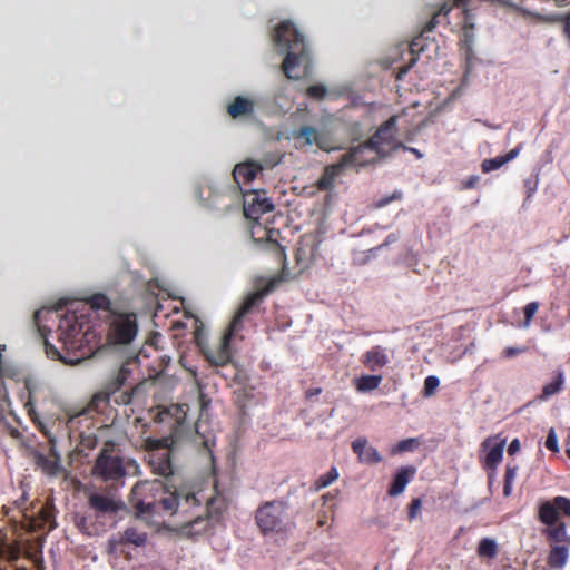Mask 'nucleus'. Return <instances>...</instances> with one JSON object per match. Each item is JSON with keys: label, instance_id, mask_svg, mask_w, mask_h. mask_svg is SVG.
<instances>
[{"label": "nucleus", "instance_id": "obj_38", "mask_svg": "<svg viewBox=\"0 0 570 570\" xmlns=\"http://www.w3.org/2000/svg\"><path fill=\"white\" fill-rule=\"evenodd\" d=\"M45 351H46V354L49 358L51 360H59V361H62L63 363L68 364L69 362L65 358V356L60 353V351L51 343H49V341L47 338H45Z\"/></svg>", "mask_w": 570, "mask_h": 570}, {"label": "nucleus", "instance_id": "obj_29", "mask_svg": "<svg viewBox=\"0 0 570 570\" xmlns=\"http://www.w3.org/2000/svg\"><path fill=\"white\" fill-rule=\"evenodd\" d=\"M563 384H564L563 374H562V372H559L552 382L546 384L542 387L539 399L542 401H546L549 397L556 395L557 393H559L562 390Z\"/></svg>", "mask_w": 570, "mask_h": 570}, {"label": "nucleus", "instance_id": "obj_53", "mask_svg": "<svg viewBox=\"0 0 570 570\" xmlns=\"http://www.w3.org/2000/svg\"><path fill=\"white\" fill-rule=\"evenodd\" d=\"M321 392H322V390H321L320 387H317V389H309V390L306 392V397H307V399H311V397H313V396L318 395Z\"/></svg>", "mask_w": 570, "mask_h": 570}, {"label": "nucleus", "instance_id": "obj_16", "mask_svg": "<svg viewBox=\"0 0 570 570\" xmlns=\"http://www.w3.org/2000/svg\"><path fill=\"white\" fill-rule=\"evenodd\" d=\"M148 533L135 525L127 527L124 531L118 533V538L109 540L112 549H118L121 546H132L142 548L147 544Z\"/></svg>", "mask_w": 570, "mask_h": 570}, {"label": "nucleus", "instance_id": "obj_8", "mask_svg": "<svg viewBox=\"0 0 570 570\" xmlns=\"http://www.w3.org/2000/svg\"><path fill=\"white\" fill-rule=\"evenodd\" d=\"M252 240L262 249L271 253L278 264H285V247L279 243L281 230L262 224L259 219H252L249 226Z\"/></svg>", "mask_w": 570, "mask_h": 570}, {"label": "nucleus", "instance_id": "obj_17", "mask_svg": "<svg viewBox=\"0 0 570 570\" xmlns=\"http://www.w3.org/2000/svg\"><path fill=\"white\" fill-rule=\"evenodd\" d=\"M273 209V203L268 198L262 197L258 193L247 195L244 200V215L249 220L259 219L261 215Z\"/></svg>", "mask_w": 570, "mask_h": 570}, {"label": "nucleus", "instance_id": "obj_36", "mask_svg": "<svg viewBox=\"0 0 570 570\" xmlns=\"http://www.w3.org/2000/svg\"><path fill=\"white\" fill-rule=\"evenodd\" d=\"M136 389L137 387H131L129 390L120 391L116 395H112L115 403H117L119 405L130 404Z\"/></svg>", "mask_w": 570, "mask_h": 570}, {"label": "nucleus", "instance_id": "obj_49", "mask_svg": "<svg viewBox=\"0 0 570 570\" xmlns=\"http://www.w3.org/2000/svg\"><path fill=\"white\" fill-rule=\"evenodd\" d=\"M520 149L521 147L520 146H517L514 147L513 149H511L508 154L503 155V159L505 161V164L510 160H513L514 158H517V156L519 155L520 153Z\"/></svg>", "mask_w": 570, "mask_h": 570}, {"label": "nucleus", "instance_id": "obj_11", "mask_svg": "<svg viewBox=\"0 0 570 570\" xmlns=\"http://www.w3.org/2000/svg\"><path fill=\"white\" fill-rule=\"evenodd\" d=\"M85 325V315L78 316L75 312H67L58 324V341L62 343L65 348H76L81 344Z\"/></svg>", "mask_w": 570, "mask_h": 570}, {"label": "nucleus", "instance_id": "obj_1", "mask_svg": "<svg viewBox=\"0 0 570 570\" xmlns=\"http://www.w3.org/2000/svg\"><path fill=\"white\" fill-rule=\"evenodd\" d=\"M214 491L215 494H208L203 483L199 482L184 483L158 501H139L135 508L141 514H154L160 508L171 514L181 513L186 517L184 523L187 527L195 528L199 523L206 522L203 528L206 529L210 521H218L227 509V501L217 491L216 485Z\"/></svg>", "mask_w": 570, "mask_h": 570}, {"label": "nucleus", "instance_id": "obj_14", "mask_svg": "<svg viewBox=\"0 0 570 570\" xmlns=\"http://www.w3.org/2000/svg\"><path fill=\"white\" fill-rule=\"evenodd\" d=\"M377 158L375 150L368 142V140L348 149L342 155L341 160L344 163L346 168H360L374 163Z\"/></svg>", "mask_w": 570, "mask_h": 570}, {"label": "nucleus", "instance_id": "obj_44", "mask_svg": "<svg viewBox=\"0 0 570 570\" xmlns=\"http://www.w3.org/2000/svg\"><path fill=\"white\" fill-rule=\"evenodd\" d=\"M401 198H402V193L399 191V190H395L391 196H386V197L381 198L377 202L376 206L377 207H384V206L389 205L391 202L399 200Z\"/></svg>", "mask_w": 570, "mask_h": 570}, {"label": "nucleus", "instance_id": "obj_32", "mask_svg": "<svg viewBox=\"0 0 570 570\" xmlns=\"http://www.w3.org/2000/svg\"><path fill=\"white\" fill-rule=\"evenodd\" d=\"M297 138H303L307 145L315 142L320 146L317 140L318 132L312 126H302L296 135Z\"/></svg>", "mask_w": 570, "mask_h": 570}, {"label": "nucleus", "instance_id": "obj_20", "mask_svg": "<svg viewBox=\"0 0 570 570\" xmlns=\"http://www.w3.org/2000/svg\"><path fill=\"white\" fill-rule=\"evenodd\" d=\"M345 169L347 168L341 159L335 164L326 166L322 176L316 181L317 189L322 191L333 189L336 178L340 177Z\"/></svg>", "mask_w": 570, "mask_h": 570}, {"label": "nucleus", "instance_id": "obj_6", "mask_svg": "<svg viewBox=\"0 0 570 570\" xmlns=\"http://www.w3.org/2000/svg\"><path fill=\"white\" fill-rule=\"evenodd\" d=\"M126 474L124 459L114 454V450L106 443L96 458L92 475L98 480L117 487L124 485Z\"/></svg>", "mask_w": 570, "mask_h": 570}, {"label": "nucleus", "instance_id": "obj_22", "mask_svg": "<svg viewBox=\"0 0 570 570\" xmlns=\"http://www.w3.org/2000/svg\"><path fill=\"white\" fill-rule=\"evenodd\" d=\"M416 470L414 466H402L395 473L393 481L389 488V495L396 497L401 494L411 479L414 476Z\"/></svg>", "mask_w": 570, "mask_h": 570}, {"label": "nucleus", "instance_id": "obj_26", "mask_svg": "<svg viewBox=\"0 0 570 570\" xmlns=\"http://www.w3.org/2000/svg\"><path fill=\"white\" fill-rule=\"evenodd\" d=\"M382 382V375H362L355 379V389L361 393L371 392L379 387Z\"/></svg>", "mask_w": 570, "mask_h": 570}, {"label": "nucleus", "instance_id": "obj_28", "mask_svg": "<svg viewBox=\"0 0 570 570\" xmlns=\"http://www.w3.org/2000/svg\"><path fill=\"white\" fill-rule=\"evenodd\" d=\"M129 371L126 367H121L115 379L109 381L105 386V392L110 393V397L116 395L125 386Z\"/></svg>", "mask_w": 570, "mask_h": 570}, {"label": "nucleus", "instance_id": "obj_56", "mask_svg": "<svg viewBox=\"0 0 570 570\" xmlns=\"http://www.w3.org/2000/svg\"><path fill=\"white\" fill-rule=\"evenodd\" d=\"M395 240V236L393 234H390L387 237H386V243H390V242H393Z\"/></svg>", "mask_w": 570, "mask_h": 570}, {"label": "nucleus", "instance_id": "obj_35", "mask_svg": "<svg viewBox=\"0 0 570 570\" xmlns=\"http://www.w3.org/2000/svg\"><path fill=\"white\" fill-rule=\"evenodd\" d=\"M505 164L502 156L483 160L481 168L483 173L497 170Z\"/></svg>", "mask_w": 570, "mask_h": 570}, {"label": "nucleus", "instance_id": "obj_40", "mask_svg": "<svg viewBox=\"0 0 570 570\" xmlns=\"http://www.w3.org/2000/svg\"><path fill=\"white\" fill-rule=\"evenodd\" d=\"M306 92L311 98L321 100L326 95V88L323 85H312L307 88Z\"/></svg>", "mask_w": 570, "mask_h": 570}, {"label": "nucleus", "instance_id": "obj_15", "mask_svg": "<svg viewBox=\"0 0 570 570\" xmlns=\"http://www.w3.org/2000/svg\"><path fill=\"white\" fill-rule=\"evenodd\" d=\"M256 101L246 96H236L226 107L232 119L254 120L256 118Z\"/></svg>", "mask_w": 570, "mask_h": 570}, {"label": "nucleus", "instance_id": "obj_2", "mask_svg": "<svg viewBox=\"0 0 570 570\" xmlns=\"http://www.w3.org/2000/svg\"><path fill=\"white\" fill-rule=\"evenodd\" d=\"M269 292V287L255 291L248 294L235 316L225 330L224 334L219 338V342L215 346H205L200 342L199 334L196 335L197 344L199 345L206 360L214 366H225L232 360L230 342L233 338L238 336L239 332L244 328V322L246 317L258 307L264 297Z\"/></svg>", "mask_w": 570, "mask_h": 570}, {"label": "nucleus", "instance_id": "obj_24", "mask_svg": "<svg viewBox=\"0 0 570 570\" xmlns=\"http://www.w3.org/2000/svg\"><path fill=\"white\" fill-rule=\"evenodd\" d=\"M110 393L99 391L92 395L88 406L83 410V414L95 412L97 414L106 415L110 410Z\"/></svg>", "mask_w": 570, "mask_h": 570}, {"label": "nucleus", "instance_id": "obj_30", "mask_svg": "<svg viewBox=\"0 0 570 570\" xmlns=\"http://www.w3.org/2000/svg\"><path fill=\"white\" fill-rule=\"evenodd\" d=\"M86 304L89 305L92 311H109L110 299L107 295L97 293L86 299Z\"/></svg>", "mask_w": 570, "mask_h": 570}, {"label": "nucleus", "instance_id": "obj_48", "mask_svg": "<svg viewBox=\"0 0 570 570\" xmlns=\"http://www.w3.org/2000/svg\"><path fill=\"white\" fill-rule=\"evenodd\" d=\"M40 517L46 523H50L53 520V513L51 508L48 507H41L40 509Z\"/></svg>", "mask_w": 570, "mask_h": 570}, {"label": "nucleus", "instance_id": "obj_46", "mask_svg": "<svg viewBox=\"0 0 570 570\" xmlns=\"http://www.w3.org/2000/svg\"><path fill=\"white\" fill-rule=\"evenodd\" d=\"M415 440L414 439H406L402 440L396 445L397 452H404V451H411L414 446Z\"/></svg>", "mask_w": 570, "mask_h": 570}, {"label": "nucleus", "instance_id": "obj_43", "mask_svg": "<svg viewBox=\"0 0 570 570\" xmlns=\"http://www.w3.org/2000/svg\"><path fill=\"white\" fill-rule=\"evenodd\" d=\"M544 445L552 452H557L559 450L558 439L553 430H550L549 434L547 435Z\"/></svg>", "mask_w": 570, "mask_h": 570}, {"label": "nucleus", "instance_id": "obj_9", "mask_svg": "<svg viewBox=\"0 0 570 570\" xmlns=\"http://www.w3.org/2000/svg\"><path fill=\"white\" fill-rule=\"evenodd\" d=\"M287 508V503L283 500H273L261 504L255 512V522L261 532L268 534L284 531Z\"/></svg>", "mask_w": 570, "mask_h": 570}, {"label": "nucleus", "instance_id": "obj_39", "mask_svg": "<svg viewBox=\"0 0 570 570\" xmlns=\"http://www.w3.org/2000/svg\"><path fill=\"white\" fill-rule=\"evenodd\" d=\"M360 460L373 464L381 462L382 456L375 448L368 446Z\"/></svg>", "mask_w": 570, "mask_h": 570}, {"label": "nucleus", "instance_id": "obj_13", "mask_svg": "<svg viewBox=\"0 0 570 570\" xmlns=\"http://www.w3.org/2000/svg\"><path fill=\"white\" fill-rule=\"evenodd\" d=\"M137 334V322L130 315H119L116 317L108 331V342L111 344H128Z\"/></svg>", "mask_w": 570, "mask_h": 570}, {"label": "nucleus", "instance_id": "obj_27", "mask_svg": "<svg viewBox=\"0 0 570 570\" xmlns=\"http://www.w3.org/2000/svg\"><path fill=\"white\" fill-rule=\"evenodd\" d=\"M499 552L498 543L492 538H482L479 541L476 553L480 558L494 559Z\"/></svg>", "mask_w": 570, "mask_h": 570}, {"label": "nucleus", "instance_id": "obj_23", "mask_svg": "<svg viewBox=\"0 0 570 570\" xmlns=\"http://www.w3.org/2000/svg\"><path fill=\"white\" fill-rule=\"evenodd\" d=\"M361 361L365 367L375 371L384 367L389 363V357L382 346L375 345L362 355Z\"/></svg>", "mask_w": 570, "mask_h": 570}, {"label": "nucleus", "instance_id": "obj_57", "mask_svg": "<svg viewBox=\"0 0 570 570\" xmlns=\"http://www.w3.org/2000/svg\"><path fill=\"white\" fill-rule=\"evenodd\" d=\"M566 452H567L568 458L570 459V448H569V449H567V451H566Z\"/></svg>", "mask_w": 570, "mask_h": 570}, {"label": "nucleus", "instance_id": "obj_33", "mask_svg": "<svg viewBox=\"0 0 570 570\" xmlns=\"http://www.w3.org/2000/svg\"><path fill=\"white\" fill-rule=\"evenodd\" d=\"M439 385H440V380L434 375H429L424 380L422 395L424 397H430V396L434 395Z\"/></svg>", "mask_w": 570, "mask_h": 570}, {"label": "nucleus", "instance_id": "obj_19", "mask_svg": "<svg viewBox=\"0 0 570 570\" xmlns=\"http://www.w3.org/2000/svg\"><path fill=\"white\" fill-rule=\"evenodd\" d=\"M88 505L98 515L115 514L122 508V502L102 493H91Z\"/></svg>", "mask_w": 570, "mask_h": 570}, {"label": "nucleus", "instance_id": "obj_50", "mask_svg": "<svg viewBox=\"0 0 570 570\" xmlns=\"http://www.w3.org/2000/svg\"><path fill=\"white\" fill-rule=\"evenodd\" d=\"M478 181H479V176H471V177H469L466 180H464L462 183L463 189H471V188L475 187Z\"/></svg>", "mask_w": 570, "mask_h": 570}, {"label": "nucleus", "instance_id": "obj_31", "mask_svg": "<svg viewBox=\"0 0 570 570\" xmlns=\"http://www.w3.org/2000/svg\"><path fill=\"white\" fill-rule=\"evenodd\" d=\"M338 479V471L335 466H332L331 470L322 475H320L315 483H314V489L316 491H320L326 487H328L330 484H332L334 481H336Z\"/></svg>", "mask_w": 570, "mask_h": 570}, {"label": "nucleus", "instance_id": "obj_37", "mask_svg": "<svg viewBox=\"0 0 570 570\" xmlns=\"http://www.w3.org/2000/svg\"><path fill=\"white\" fill-rule=\"evenodd\" d=\"M538 308H539V303L538 302H531V303H528L524 308H523V313H524V322H523V326L524 327H529L532 320H533V316L535 315V313L538 312Z\"/></svg>", "mask_w": 570, "mask_h": 570}, {"label": "nucleus", "instance_id": "obj_52", "mask_svg": "<svg viewBox=\"0 0 570 570\" xmlns=\"http://www.w3.org/2000/svg\"><path fill=\"white\" fill-rule=\"evenodd\" d=\"M563 29H564V33L566 36L569 38L570 40V12L564 18V26H563Z\"/></svg>", "mask_w": 570, "mask_h": 570}, {"label": "nucleus", "instance_id": "obj_54", "mask_svg": "<svg viewBox=\"0 0 570 570\" xmlns=\"http://www.w3.org/2000/svg\"><path fill=\"white\" fill-rule=\"evenodd\" d=\"M199 400H200V404H202V410L205 409L208 403H209V400L206 399V395L200 393L199 395Z\"/></svg>", "mask_w": 570, "mask_h": 570}, {"label": "nucleus", "instance_id": "obj_42", "mask_svg": "<svg viewBox=\"0 0 570 570\" xmlns=\"http://www.w3.org/2000/svg\"><path fill=\"white\" fill-rule=\"evenodd\" d=\"M421 507H422V501L421 499L419 498H415L411 501L410 505H409V511H407V515H409V519L410 520H413L414 518H416L417 513L420 512L421 510Z\"/></svg>", "mask_w": 570, "mask_h": 570}, {"label": "nucleus", "instance_id": "obj_12", "mask_svg": "<svg viewBox=\"0 0 570 570\" xmlns=\"http://www.w3.org/2000/svg\"><path fill=\"white\" fill-rule=\"evenodd\" d=\"M40 431L48 438L49 453L37 452L35 454V463L45 474L56 476L62 471L61 458L56 448V438L45 426H41Z\"/></svg>", "mask_w": 570, "mask_h": 570}, {"label": "nucleus", "instance_id": "obj_5", "mask_svg": "<svg viewBox=\"0 0 570 570\" xmlns=\"http://www.w3.org/2000/svg\"><path fill=\"white\" fill-rule=\"evenodd\" d=\"M451 4L444 2L441 8L433 13L430 21L423 27L421 33L412 39L409 43V60L405 65L397 68L396 78L402 79L410 69L416 63L419 56L421 52L425 50L428 38L424 36L425 33H430L434 30V28L440 23L439 18L441 16H448L451 9L455 7H465L469 0H450Z\"/></svg>", "mask_w": 570, "mask_h": 570}, {"label": "nucleus", "instance_id": "obj_47", "mask_svg": "<svg viewBox=\"0 0 570 570\" xmlns=\"http://www.w3.org/2000/svg\"><path fill=\"white\" fill-rule=\"evenodd\" d=\"M28 500H29L28 493L26 491H23L22 494L20 495V498L17 499L14 502L17 508L24 512V515H27L28 508L26 504H27Z\"/></svg>", "mask_w": 570, "mask_h": 570}, {"label": "nucleus", "instance_id": "obj_3", "mask_svg": "<svg viewBox=\"0 0 570 570\" xmlns=\"http://www.w3.org/2000/svg\"><path fill=\"white\" fill-rule=\"evenodd\" d=\"M273 43L276 50L285 55L282 69L288 79H299L301 67L306 69L309 62L305 36L291 20L281 21L273 31Z\"/></svg>", "mask_w": 570, "mask_h": 570}, {"label": "nucleus", "instance_id": "obj_41", "mask_svg": "<svg viewBox=\"0 0 570 570\" xmlns=\"http://www.w3.org/2000/svg\"><path fill=\"white\" fill-rule=\"evenodd\" d=\"M366 445H367V440L364 438H358L352 442V450L361 459L367 448Z\"/></svg>", "mask_w": 570, "mask_h": 570}, {"label": "nucleus", "instance_id": "obj_21", "mask_svg": "<svg viewBox=\"0 0 570 570\" xmlns=\"http://www.w3.org/2000/svg\"><path fill=\"white\" fill-rule=\"evenodd\" d=\"M263 170V166L255 160H248L235 166L233 176L237 184H248L253 181Z\"/></svg>", "mask_w": 570, "mask_h": 570}, {"label": "nucleus", "instance_id": "obj_18", "mask_svg": "<svg viewBox=\"0 0 570 570\" xmlns=\"http://www.w3.org/2000/svg\"><path fill=\"white\" fill-rule=\"evenodd\" d=\"M498 439L499 436H489L481 444L483 449H489L483 461V466L487 470L494 471L502 461L505 440L498 441Z\"/></svg>", "mask_w": 570, "mask_h": 570}, {"label": "nucleus", "instance_id": "obj_58", "mask_svg": "<svg viewBox=\"0 0 570 570\" xmlns=\"http://www.w3.org/2000/svg\"><path fill=\"white\" fill-rule=\"evenodd\" d=\"M318 525H321V527L324 525V521L320 520Z\"/></svg>", "mask_w": 570, "mask_h": 570}, {"label": "nucleus", "instance_id": "obj_10", "mask_svg": "<svg viewBox=\"0 0 570 570\" xmlns=\"http://www.w3.org/2000/svg\"><path fill=\"white\" fill-rule=\"evenodd\" d=\"M397 116H391L371 136L368 142L376 155L384 158L405 146L397 139Z\"/></svg>", "mask_w": 570, "mask_h": 570}, {"label": "nucleus", "instance_id": "obj_4", "mask_svg": "<svg viewBox=\"0 0 570 570\" xmlns=\"http://www.w3.org/2000/svg\"><path fill=\"white\" fill-rule=\"evenodd\" d=\"M561 517L570 519V498L557 495L551 500L542 501L538 507L537 518L546 528L542 534L549 544H570V535L567 534V524Z\"/></svg>", "mask_w": 570, "mask_h": 570}, {"label": "nucleus", "instance_id": "obj_45", "mask_svg": "<svg viewBox=\"0 0 570 570\" xmlns=\"http://www.w3.org/2000/svg\"><path fill=\"white\" fill-rule=\"evenodd\" d=\"M525 352V347H513V346H509V347H505L503 351H502V356L504 358H511V357H514L521 353H524Z\"/></svg>", "mask_w": 570, "mask_h": 570}, {"label": "nucleus", "instance_id": "obj_7", "mask_svg": "<svg viewBox=\"0 0 570 570\" xmlns=\"http://www.w3.org/2000/svg\"><path fill=\"white\" fill-rule=\"evenodd\" d=\"M173 451V442L167 438L146 440L147 462L154 474L165 478L174 474Z\"/></svg>", "mask_w": 570, "mask_h": 570}, {"label": "nucleus", "instance_id": "obj_51", "mask_svg": "<svg viewBox=\"0 0 570 570\" xmlns=\"http://www.w3.org/2000/svg\"><path fill=\"white\" fill-rule=\"evenodd\" d=\"M520 448H521L520 441L518 439H514L511 441V443L508 446V453L510 455H513L520 451Z\"/></svg>", "mask_w": 570, "mask_h": 570}, {"label": "nucleus", "instance_id": "obj_25", "mask_svg": "<svg viewBox=\"0 0 570 570\" xmlns=\"http://www.w3.org/2000/svg\"><path fill=\"white\" fill-rule=\"evenodd\" d=\"M569 559V548L564 544H550L547 563L552 569H562Z\"/></svg>", "mask_w": 570, "mask_h": 570}, {"label": "nucleus", "instance_id": "obj_55", "mask_svg": "<svg viewBox=\"0 0 570 570\" xmlns=\"http://www.w3.org/2000/svg\"><path fill=\"white\" fill-rule=\"evenodd\" d=\"M404 149H405V150H410V151H412V153H413V154H415L417 157H421L420 151H419L417 149H415V148H407V147L405 146V148H404Z\"/></svg>", "mask_w": 570, "mask_h": 570}, {"label": "nucleus", "instance_id": "obj_34", "mask_svg": "<svg viewBox=\"0 0 570 570\" xmlns=\"http://www.w3.org/2000/svg\"><path fill=\"white\" fill-rule=\"evenodd\" d=\"M517 471H518L517 466L508 465L505 469L504 485H503V493L505 497L510 495V493H511L512 483L515 479Z\"/></svg>", "mask_w": 570, "mask_h": 570}]
</instances>
